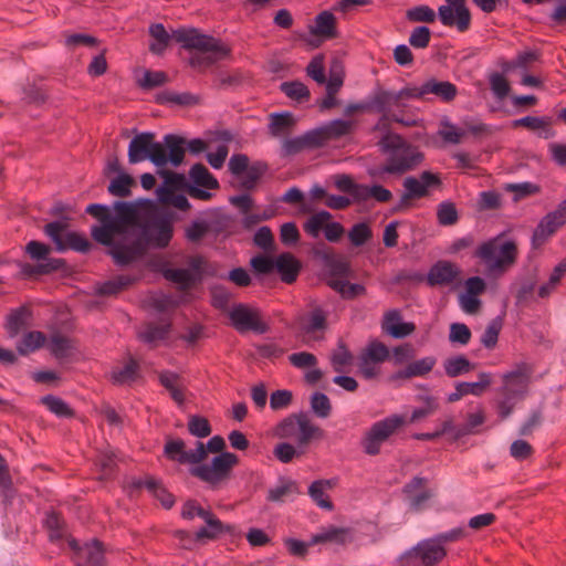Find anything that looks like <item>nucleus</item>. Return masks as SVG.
<instances>
[{
	"label": "nucleus",
	"instance_id": "22",
	"mask_svg": "<svg viewBox=\"0 0 566 566\" xmlns=\"http://www.w3.org/2000/svg\"><path fill=\"white\" fill-rule=\"evenodd\" d=\"M381 328L390 337L401 339L411 335L416 331V325L411 322H402L400 311L390 310L384 316Z\"/></svg>",
	"mask_w": 566,
	"mask_h": 566
},
{
	"label": "nucleus",
	"instance_id": "57",
	"mask_svg": "<svg viewBox=\"0 0 566 566\" xmlns=\"http://www.w3.org/2000/svg\"><path fill=\"white\" fill-rule=\"evenodd\" d=\"M280 90L287 97L300 103L306 102L311 97V92L308 87L300 81L283 82L280 86Z\"/></svg>",
	"mask_w": 566,
	"mask_h": 566
},
{
	"label": "nucleus",
	"instance_id": "9",
	"mask_svg": "<svg viewBox=\"0 0 566 566\" xmlns=\"http://www.w3.org/2000/svg\"><path fill=\"white\" fill-rule=\"evenodd\" d=\"M52 249L49 244L31 240L25 245V253L35 261H42L38 264L22 263L20 272L24 277H34L41 275H49L59 271L65 272L67 263L64 259L49 258Z\"/></svg>",
	"mask_w": 566,
	"mask_h": 566
},
{
	"label": "nucleus",
	"instance_id": "18",
	"mask_svg": "<svg viewBox=\"0 0 566 566\" xmlns=\"http://www.w3.org/2000/svg\"><path fill=\"white\" fill-rule=\"evenodd\" d=\"M312 254L315 259L323 262L332 279H347L352 276L353 271L350 262L342 254H337L334 250L321 242L312 248Z\"/></svg>",
	"mask_w": 566,
	"mask_h": 566
},
{
	"label": "nucleus",
	"instance_id": "51",
	"mask_svg": "<svg viewBox=\"0 0 566 566\" xmlns=\"http://www.w3.org/2000/svg\"><path fill=\"white\" fill-rule=\"evenodd\" d=\"M269 166L265 161H254L245 171L240 182L241 188L247 191L253 190L260 178L268 171Z\"/></svg>",
	"mask_w": 566,
	"mask_h": 566
},
{
	"label": "nucleus",
	"instance_id": "28",
	"mask_svg": "<svg viewBox=\"0 0 566 566\" xmlns=\"http://www.w3.org/2000/svg\"><path fill=\"white\" fill-rule=\"evenodd\" d=\"M352 129L353 123L350 120L337 118L315 128V133L319 139L321 147H323L328 140L338 139L350 134Z\"/></svg>",
	"mask_w": 566,
	"mask_h": 566
},
{
	"label": "nucleus",
	"instance_id": "35",
	"mask_svg": "<svg viewBox=\"0 0 566 566\" xmlns=\"http://www.w3.org/2000/svg\"><path fill=\"white\" fill-rule=\"evenodd\" d=\"M368 104L370 106V112H376L384 115L390 109L391 105L397 107L403 105L398 103V99H396V93L386 91L380 86H377L374 90L373 95L368 98Z\"/></svg>",
	"mask_w": 566,
	"mask_h": 566
},
{
	"label": "nucleus",
	"instance_id": "1",
	"mask_svg": "<svg viewBox=\"0 0 566 566\" xmlns=\"http://www.w3.org/2000/svg\"><path fill=\"white\" fill-rule=\"evenodd\" d=\"M149 34L156 40L149 45V51L154 54H161L170 40L180 43L186 50H195L189 59V65L199 72H205L231 55L229 45L212 35L200 33L196 28H179L169 34L163 23H153L149 27Z\"/></svg>",
	"mask_w": 566,
	"mask_h": 566
},
{
	"label": "nucleus",
	"instance_id": "26",
	"mask_svg": "<svg viewBox=\"0 0 566 566\" xmlns=\"http://www.w3.org/2000/svg\"><path fill=\"white\" fill-rule=\"evenodd\" d=\"M479 380L475 382L461 381L455 386V391L451 392L447 400L448 402H455L460 400L463 396L474 395L481 396L486 388L491 385L492 378L491 374L481 371L479 375Z\"/></svg>",
	"mask_w": 566,
	"mask_h": 566
},
{
	"label": "nucleus",
	"instance_id": "32",
	"mask_svg": "<svg viewBox=\"0 0 566 566\" xmlns=\"http://www.w3.org/2000/svg\"><path fill=\"white\" fill-rule=\"evenodd\" d=\"M436 361V358L432 356L418 359L413 363L408 364L406 368L394 373L389 377V379L391 381H395L398 379H408L412 377L424 376L433 369Z\"/></svg>",
	"mask_w": 566,
	"mask_h": 566
},
{
	"label": "nucleus",
	"instance_id": "6",
	"mask_svg": "<svg viewBox=\"0 0 566 566\" xmlns=\"http://www.w3.org/2000/svg\"><path fill=\"white\" fill-rule=\"evenodd\" d=\"M506 232L483 241L474 251L473 258L479 259L494 275H502L514 266L518 259V247L515 240L506 239Z\"/></svg>",
	"mask_w": 566,
	"mask_h": 566
},
{
	"label": "nucleus",
	"instance_id": "7",
	"mask_svg": "<svg viewBox=\"0 0 566 566\" xmlns=\"http://www.w3.org/2000/svg\"><path fill=\"white\" fill-rule=\"evenodd\" d=\"M206 259L202 255L191 256L188 269H174L170 263L160 255H154L146 262V268L161 274L167 281L178 285L182 292L189 291L203 280Z\"/></svg>",
	"mask_w": 566,
	"mask_h": 566
},
{
	"label": "nucleus",
	"instance_id": "50",
	"mask_svg": "<svg viewBox=\"0 0 566 566\" xmlns=\"http://www.w3.org/2000/svg\"><path fill=\"white\" fill-rule=\"evenodd\" d=\"M389 358L388 347L380 340H373L368 344L361 360L365 365L384 363Z\"/></svg>",
	"mask_w": 566,
	"mask_h": 566
},
{
	"label": "nucleus",
	"instance_id": "14",
	"mask_svg": "<svg viewBox=\"0 0 566 566\" xmlns=\"http://www.w3.org/2000/svg\"><path fill=\"white\" fill-rule=\"evenodd\" d=\"M157 174L164 179L156 189L157 201L164 199L165 196L168 197L178 191H186L191 198L200 200H210L212 197L209 191L190 185L184 174L166 169L165 167L158 168Z\"/></svg>",
	"mask_w": 566,
	"mask_h": 566
},
{
	"label": "nucleus",
	"instance_id": "19",
	"mask_svg": "<svg viewBox=\"0 0 566 566\" xmlns=\"http://www.w3.org/2000/svg\"><path fill=\"white\" fill-rule=\"evenodd\" d=\"M198 513V517L202 518L207 526H202L196 532V539L217 541L224 534L231 537L240 536V532L235 525L223 523L211 510L201 506Z\"/></svg>",
	"mask_w": 566,
	"mask_h": 566
},
{
	"label": "nucleus",
	"instance_id": "62",
	"mask_svg": "<svg viewBox=\"0 0 566 566\" xmlns=\"http://www.w3.org/2000/svg\"><path fill=\"white\" fill-rule=\"evenodd\" d=\"M305 449L295 448L289 442H280L273 449V455L282 463H290L294 458L305 454Z\"/></svg>",
	"mask_w": 566,
	"mask_h": 566
},
{
	"label": "nucleus",
	"instance_id": "45",
	"mask_svg": "<svg viewBox=\"0 0 566 566\" xmlns=\"http://www.w3.org/2000/svg\"><path fill=\"white\" fill-rule=\"evenodd\" d=\"M147 491L160 502L164 509L170 510L175 505V495L168 491L161 480L148 476Z\"/></svg>",
	"mask_w": 566,
	"mask_h": 566
},
{
	"label": "nucleus",
	"instance_id": "63",
	"mask_svg": "<svg viewBox=\"0 0 566 566\" xmlns=\"http://www.w3.org/2000/svg\"><path fill=\"white\" fill-rule=\"evenodd\" d=\"M502 325V318L497 316L486 326L484 333L481 336V344L485 348L493 349L496 346Z\"/></svg>",
	"mask_w": 566,
	"mask_h": 566
},
{
	"label": "nucleus",
	"instance_id": "37",
	"mask_svg": "<svg viewBox=\"0 0 566 566\" xmlns=\"http://www.w3.org/2000/svg\"><path fill=\"white\" fill-rule=\"evenodd\" d=\"M326 283L327 286H329L335 292L339 293V295L344 300H355L367 293L365 285L360 283H350L346 279H331Z\"/></svg>",
	"mask_w": 566,
	"mask_h": 566
},
{
	"label": "nucleus",
	"instance_id": "64",
	"mask_svg": "<svg viewBox=\"0 0 566 566\" xmlns=\"http://www.w3.org/2000/svg\"><path fill=\"white\" fill-rule=\"evenodd\" d=\"M188 431L197 438H206L211 434L212 428L206 417L199 415L189 416Z\"/></svg>",
	"mask_w": 566,
	"mask_h": 566
},
{
	"label": "nucleus",
	"instance_id": "5",
	"mask_svg": "<svg viewBox=\"0 0 566 566\" xmlns=\"http://www.w3.org/2000/svg\"><path fill=\"white\" fill-rule=\"evenodd\" d=\"M437 17L444 27L457 28L461 33L471 28L472 15L465 0H446V4L440 6L437 13L427 4L406 11V19L410 22L434 23Z\"/></svg>",
	"mask_w": 566,
	"mask_h": 566
},
{
	"label": "nucleus",
	"instance_id": "25",
	"mask_svg": "<svg viewBox=\"0 0 566 566\" xmlns=\"http://www.w3.org/2000/svg\"><path fill=\"white\" fill-rule=\"evenodd\" d=\"M302 270L301 261L291 252H282L276 255L275 271L282 282L292 284L297 280Z\"/></svg>",
	"mask_w": 566,
	"mask_h": 566
},
{
	"label": "nucleus",
	"instance_id": "39",
	"mask_svg": "<svg viewBox=\"0 0 566 566\" xmlns=\"http://www.w3.org/2000/svg\"><path fill=\"white\" fill-rule=\"evenodd\" d=\"M136 186V180L127 171H120L119 175L111 179L107 191L115 197L126 198L132 195V187Z\"/></svg>",
	"mask_w": 566,
	"mask_h": 566
},
{
	"label": "nucleus",
	"instance_id": "40",
	"mask_svg": "<svg viewBox=\"0 0 566 566\" xmlns=\"http://www.w3.org/2000/svg\"><path fill=\"white\" fill-rule=\"evenodd\" d=\"M43 526L49 533V541L54 543L63 538V531L65 528V520L61 512L51 510L45 513Z\"/></svg>",
	"mask_w": 566,
	"mask_h": 566
},
{
	"label": "nucleus",
	"instance_id": "10",
	"mask_svg": "<svg viewBox=\"0 0 566 566\" xmlns=\"http://www.w3.org/2000/svg\"><path fill=\"white\" fill-rule=\"evenodd\" d=\"M85 212L95 218L99 226H133L136 216L134 201L117 200L113 209L103 203H90Z\"/></svg>",
	"mask_w": 566,
	"mask_h": 566
},
{
	"label": "nucleus",
	"instance_id": "54",
	"mask_svg": "<svg viewBox=\"0 0 566 566\" xmlns=\"http://www.w3.org/2000/svg\"><path fill=\"white\" fill-rule=\"evenodd\" d=\"M332 218L333 217L328 211L321 210L307 219L304 223V230L308 235L318 238L321 231L325 230L327 222H329Z\"/></svg>",
	"mask_w": 566,
	"mask_h": 566
},
{
	"label": "nucleus",
	"instance_id": "59",
	"mask_svg": "<svg viewBox=\"0 0 566 566\" xmlns=\"http://www.w3.org/2000/svg\"><path fill=\"white\" fill-rule=\"evenodd\" d=\"M72 348V342L69 337L60 333H55L51 336L49 349L55 358L62 359L67 357Z\"/></svg>",
	"mask_w": 566,
	"mask_h": 566
},
{
	"label": "nucleus",
	"instance_id": "42",
	"mask_svg": "<svg viewBox=\"0 0 566 566\" xmlns=\"http://www.w3.org/2000/svg\"><path fill=\"white\" fill-rule=\"evenodd\" d=\"M180 379L177 373L165 370L158 376L159 384L169 391L171 399L178 405L185 403V392L176 382Z\"/></svg>",
	"mask_w": 566,
	"mask_h": 566
},
{
	"label": "nucleus",
	"instance_id": "46",
	"mask_svg": "<svg viewBox=\"0 0 566 566\" xmlns=\"http://www.w3.org/2000/svg\"><path fill=\"white\" fill-rule=\"evenodd\" d=\"M28 316H31V311L27 306L11 311L6 323V329L10 337L17 336L25 327Z\"/></svg>",
	"mask_w": 566,
	"mask_h": 566
},
{
	"label": "nucleus",
	"instance_id": "20",
	"mask_svg": "<svg viewBox=\"0 0 566 566\" xmlns=\"http://www.w3.org/2000/svg\"><path fill=\"white\" fill-rule=\"evenodd\" d=\"M461 271L458 265L447 260H439L431 265L426 275V283L431 286H446L455 281Z\"/></svg>",
	"mask_w": 566,
	"mask_h": 566
},
{
	"label": "nucleus",
	"instance_id": "13",
	"mask_svg": "<svg viewBox=\"0 0 566 566\" xmlns=\"http://www.w3.org/2000/svg\"><path fill=\"white\" fill-rule=\"evenodd\" d=\"M447 556V549L434 537L419 542L398 558L400 566H436Z\"/></svg>",
	"mask_w": 566,
	"mask_h": 566
},
{
	"label": "nucleus",
	"instance_id": "48",
	"mask_svg": "<svg viewBox=\"0 0 566 566\" xmlns=\"http://www.w3.org/2000/svg\"><path fill=\"white\" fill-rule=\"evenodd\" d=\"M446 375L455 378L473 370L475 365L471 363L464 355L450 357L443 363Z\"/></svg>",
	"mask_w": 566,
	"mask_h": 566
},
{
	"label": "nucleus",
	"instance_id": "47",
	"mask_svg": "<svg viewBox=\"0 0 566 566\" xmlns=\"http://www.w3.org/2000/svg\"><path fill=\"white\" fill-rule=\"evenodd\" d=\"M325 486H332L329 480H316L310 485L308 494L318 507L333 511L334 503L329 496L325 494Z\"/></svg>",
	"mask_w": 566,
	"mask_h": 566
},
{
	"label": "nucleus",
	"instance_id": "56",
	"mask_svg": "<svg viewBox=\"0 0 566 566\" xmlns=\"http://www.w3.org/2000/svg\"><path fill=\"white\" fill-rule=\"evenodd\" d=\"M537 284V279L535 275L527 276L522 279L515 290V305L524 306L532 298L535 287Z\"/></svg>",
	"mask_w": 566,
	"mask_h": 566
},
{
	"label": "nucleus",
	"instance_id": "24",
	"mask_svg": "<svg viewBox=\"0 0 566 566\" xmlns=\"http://www.w3.org/2000/svg\"><path fill=\"white\" fill-rule=\"evenodd\" d=\"M75 566H106L105 548L102 541L93 538L84 544V551L80 556L72 557Z\"/></svg>",
	"mask_w": 566,
	"mask_h": 566
},
{
	"label": "nucleus",
	"instance_id": "41",
	"mask_svg": "<svg viewBox=\"0 0 566 566\" xmlns=\"http://www.w3.org/2000/svg\"><path fill=\"white\" fill-rule=\"evenodd\" d=\"M300 434L297 437V447L304 449L311 440L322 439L324 437V430L318 426H314L310 422L306 413L301 411L300 421Z\"/></svg>",
	"mask_w": 566,
	"mask_h": 566
},
{
	"label": "nucleus",
	"instance_id": "60",
	"mask_svg": "<svg viewBox=\"0 0 566 566\" xmlns=\"http://www.w3.org/2000/svg\"><path fill=\"white\" fill-rule=\"evenodd\" d=\"M300 421L301 412L287 416L276 424L275 434L282 439L294 437L296 430L300 429Z\"/></svg>",
	"mask_w": 566,
	"mask_h": 566
},
{
	"label": "nucleus",
	"instance_id": "58",
	"mask_svg": "<svg viewBox=\"0 0 566 566\" xmlns=\"http://www.w3.org/2000/svg\"><path fill=\"white\" fill-rule=\"evenodd\" d=\"M373 238V230L367 222L355 223L348 231V240L352 245L363 247Z\"/></svg>",
	"mask_w": 566,
	"mask_h": 566
},
{
	"label": "nucleus",
	"instance_id": "17",
	"mask_svg": "<svg viewBox=\"0 0 566 566\" xmlns=\"http://www.w3.org/2000/svg\"><path fill=\"white\" fill-rule=\"evenodd\" d=\"M231 326L240 334L252 331L256 334H265L270 326L261 319L260 312L245 304H237L229 313Z\"/></svg>",
	"mask_w": 566,
	"mask_h": 566
},
{
	"label": "nucleus",
	"instance_id": "21",
	"mask_svg": "<svg viewBox=\"0 0 566 566\" xmlns=\"http://www.w3.org/2000/svg\"><path fill=\"white\" fill-rule=\"evenodd\" d=\"M312 35L321 38V40H333L339 36L337 29V19L333 12L324 10L315 17V25L310 27ZM322 41L311 42L314 48H318Z\"/></svg>",
	"mask_w": 566,
	"mask_h": 566
},
{
	"label": "nucleus",
	"instance_id": "53",
	"mask_svg": "<svg viewBox=\"0 0 566 566\" xmlns=\"http://www.w3.org/2000/svg\"><path fill=\"white\" fill-rule=\"evenodd\" d=\"M276 256L260 253L251 258L250 266L256 276L269 275L275 271Z\"/></svg>",
	"mask_w": 566,
	"mask_h": 566
},
{
	"label": "nucleus",
	"instance_id": "33",
	"mask_svg": "<svg viewBox=\"0 0 566 566\" xmlns=\"http://www.w3.org/2000/svg\"><path fill=\"white\" fill-rule=\"evenodd\" d=\"M353 536L349 528L346 527H337L335 525H329L324 528L321 533L314 534L311 537L310 544H324V543H336L339 545H344L347 542H352Z\"/></svg>",
	"mask_w": 566,
	"mask_h": 566
},
{
	"label": "nucleus",
	"instance_id": "16",
	"mask_svg": "<svg viewBox=\"0 0 566 566\" xmlns=\"http://www.w3.org/2000/svg\"><path fill=\"white\" fill-rule=\"evenodd\" d=\"M533 373V366L525 361L516 364L515 369L505 373L502 376L503 386L501 392L503 397L517 400L524 399Z\"/></svg>",
	"mask_w": 566,
	"mask_h": 566
},
{
	"label": "nucleus",
	"instance_id": "29",
	"mask_svg": "<svg viewBox=\"0 0 566 566\" xmlns=\"http://www.w3.org/2000/svg\"><path fill=\"white\" fill-rule=\"evenodd\" d=\"M138 281V277L129 274H118L111 280L99 283L96 287V294L99 296H116L123 291L128 290Z\"/></svg>",
	"mask_w": 566,
	"mask_h": 566
},
{
	"label": "nucleus",
	"instance_id": "49",
	"mask_svg": "<svg viewBox=\"0 0 566 566\" xmlns=\"http://www.w3.org/2000/svg\"><path fill=\"white\" fill-rule=\"evenodd\" d=\"M45 343V335L40 331L28 332L17 345V352L21 356L40 349Z\"/></svg>",
	"mask_w": 566,
	"mask_h": 566
},
{
	"label": "nucleus",
	"instance_id": "61",
	"mask_svg": "<svg viewBox=\"0 0 566 566\" xmlns=\"http://www.w3.org/2000/svg\"><path fill=\"white\" fill-rule=\"evenodd\" d=\"M437 219L440 226H453L459 221L455 205L451 201H442L437 207Z\"/></svg>",
	"mask_w": 566,
	"mask_h": 566
},
{
	"label": "nucleus",
	"instance_id": "4",
	"mask_svg": "<svg viewBox=\"0 0 566 566\" xmlns=\"http://www.w3.org/2000/svg\"><path fill=\"white\" fill-rule=\"evenodd\" d=\"M177 140L167 134L160 143L156 140V134L153 132L137 133L128 145V161L134 165L149 160L157 168H164L169 164V159H177Z\"/></svg>",
	"mask_w": 566,
	"mask_h": 566
},
{
	"label": "nucleus",
	"instance_id": "31",
	"mask_svg": "<svg viewBox=\"0 0 566 566\" xmlns=\"http://www.w3.org/2000/svg\"><path fill=\"white\" fill-rule=\"evenodd\" d=\"M172 329V323L167 319L164 324H156L148 322L145 324V329L138 333V339L151 347H156L158 342L166 340Z\"/></svg>",
	"mask_w": 566,
	"mask_h": 566
},
{
	"label": "nucleus",
	"instance_id": "55",
	"mask_svg": "<svg viewBox=\"0 0 566 566\" xmlns=\"http://www.w3.org/2000/svg\"><path fill=\"white\" fill-rule=\"evenodd\" d=\"M185 448L186 443L182 439L169 438L164 446V455L170 461H176L181 464H185L187 463V460L185 459H187V453L189 452L186 451Z\"/></svg>",
	"mask_w": 566,
	"mask_h": 566
},
{
	"label": "nucleus",
	"instance_id": "30",
	"mask_svg": "<svg viewBox=\"0 0 566 566\" xmlns=\"http://www.w3.org/2000/svg\"><path fill=\"white\" fill-rule=\"evenodd\" d=\"M168 136L179 139L177 140V159L176 161L174 158L169 159V164L175 168H178L184 164L186 151H189L191 155H200L208 147L207 143L201 138H193L188 142L185 137L177 134H168Z\"/></svg>",
	"mask_w": 566,
	"mask_h": 566
},
{
	"label": "nucleus",
	"instance_id": "36",
	"mask_svg": "<svg viewBox=\"0 0 566 566\" xmlns=\"http://www.w3.org/2000/svg\"><path fill=\"white\" fill-rule=\"evenodd\" d=\"M0 494L4 506L12 504L17 490L13 486V480L10 474L9 464L6 458L0 453Z\"/></svg>",
	"mask_w": 566,
	"mask_h": 566
},
{
	"label": "nucleus",
	"instance_id": "8",
	"mask_svg": "<svg viewBox=\"0 0 566 566\" xmlns=\"http://www.w3.org/2000/svg\"><path fill=\"white\" fill-rule=\"evenodd\" d=\"M128 226H93L91 235L95 242L107 248L109 255L117 266L132 264Z\"/></svg>",
	"mask_w": 566,
	"mask_h": 566
},
{
	"label": "nucleus",
	"instance_id": "3",
	"mask_svg": "<svg viewBox=\"0 0 566 566\" xmlns=\"http://www.w3.org/2000/svg\"><path fill=\"white\" fill-rule=\"evenodd\" d=\"M380 151L388 154L384 164L367 167V175L375 180L385 181L386 175L402 176L420 165L424 155L417 146L401 135L387 132L378 142Z\"/></svg>",
	"mask_w": 566,
	"mask_h": 566
},
{
	"label": "nucleus",
	"instance_id": "12",
	"mask_svg": "<svg viewBox=\"0 0 566 566\" xmlns=\"http://www.w3.org/2000/svg\"><path fill=\"white\" fill-rule=\"evenodd\" d=\"M69 223L52 221L44 226V233L55 244L57 252H64L71 249L76 252L87 253L92 249L91 241L78 232H66Z\"/></svg>",
	"mask_w": 566,
	"mask_h": 566
},
{
	"label": "nucleus",
	"instance_id": "43",
	"mask_svg": "<svg viewBox=\"0 0 566 566\" xmlns=\"http://www.w3.org/2000/svg\"><path fill=\"white\" fill-rule=\"evenodd\" d=\"M294 125L295 119L290 112L273 113L270 115L269 130L272 136L279 137L285 135Z\"/></svg>",
	"mask_w": 566,
	"mask_h": 566
},
{
	"label": "nucleus",
	"instance_id": "38",
	"mask_svg": "<svg viewBox=\"0 0 566 566\" xmlns=\"http://www.w3.org/2000/svg\"><path fill=\"white\" fill-rule=\"evenodd\" d=\"M139 363L130 356L123 368L112 370L111 380L114 385L134 382L139 377Z\"/></svg>",
	"mask_w": 566,
	"mask_h": 566
},
{
	"label": "nucleus",
	"instance_id": "11",
	"mask_svg": "<svg viewBox=\"0 0 566 566\" xmlns=\"http://www.w3.org/2000/svg\"><path fill=\"white\" fill-rule=\"evenodd\" d=\"M239 457L232 452H221L212 458L211 464H200L190 469V474L216 486L231 476L232 469L238 465Z\"/></svg>",
	"mask_w": 566,
	"mask_h": 566
},
{
	"label": "nucleus",
	"instance_id": "52",
	"mask_svg": "<svg viewBox=\"0 0 566 566\" xmlns=\"http://www.w3.org/2000/svg\"><path fill=\"white\" fill-rule=\"evenodd\" d=\"M327 326V313L321 306H316L308 313L303 331L306 334H312L317 331H324Z\"/></svg>",
	"mask_w": 566,
	"mask_h": 566
},
{
	"label": "nucleus",
	"instance_id": "27",
	"mask_svg": "<svg viewBox=\"0 0 566 566\" xmlns=\"http://www.w3.org/2000/svg\"><path fill=\"white\" fill-rule=\"evenodd\" d=\"M424 96L431 94L434 95L439 101L443 103H450L454 101L459 91L455 84L449 81H441L432 76L427 78L422 83Z\"/></svg>",
	"mask_w": 566,
	"mask_h": 566
},
{
	"label": "nucleus",
	"instance_id": "23",
	"mask_svg": "<svg viewBox=\"0 0 566 566\" xmlns=\"http://www.w3.org/2000/svg\"><path fill=\"white\" fill-rule=\"evenodd\" d=\"M317 148H321L319 139L316 136L315 129H311L302 136L284 139L281 147V157H291L305 149Z\"/></svg>",
	"mask_w": 566,
	"mask_h": 566
},
{
	"label": "nucleus",
	"instance_id": "34",
	"mask_svg": "<svg viewBox=\"0 0 566 566\" xmlns=\"http://www.w3.org/2000/svg\"><path fill=\"white\" fill-rule=\"evenodd\" d=\"M189 177L191 180L190 185L206 191L216 190L220 187L218 179L201 163L192 165L189 170Z\"/></svg>",
	"mask_w": 566,
	"mask_h": 566
},
{
	"label": "nucleus",
	"instance_id": "44",
	"mask_svg": "<svg viewBox=\"0 0 566 566\" xmlns=\"http://www.w3.org/2000/svg\"><path fill=\"white\" fill-rule=\"evenodd\" d=\"M40 402L59 418L71 419L75 417V410L62 398L54 395L41 397Z\"/></svg>",
	"mask_w": 566,
	"mask_h": 566
},
{
	"label": "nucleus",
	"instance_id": "15",
	"mask_svg": "<svg viewBox=\"0 0 566 566\" xmlns=\"http://www.w3.org/2000/svg\"><path fill=\"white\" fill-rule=\"evenodd\" d=\"M403 423L405 418L399 415H392L373 423L361 439L364 452L368 455L379 454L381 444Z\"/></svg>",
	"mask_w": 566,
	"mask_h": 566
},
{
	"label": "nucleus",
	"instance_id": "2",
	"mask_svg": "<svg viewBox=\"0 0 566 566\" xmlns=\"http://www.w3.org/2000/svg\"><path fill=\"white\" fill-rule=\"evenodd\" d=\"M134 203L136 216L133 226L128 227L132 264L140 261L149 248L166 249L174 237L172 230L150 210L156 208L155 200L138 198Z\"/></svg>",
	"mask_w": 566,
	"mask_h": 566
}]
</instances>
